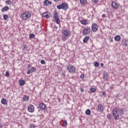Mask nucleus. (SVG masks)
<instances>
[{
	"label": "nucleus",
	"mask_w": 128,
	"mask_h": 128,
	"mask_svg": "<svg viewBox=\"0 0 128 128\" xmlns=\"http://www.w3.org/2000/svg\"><path fill=\"white\" fill-rule=\"evenodd\" d=\"M62 34H63L62 37V40L65 42L66 40L70 36V32L68 30H64L62 31Z\"/></svg>",
	"instance_id": "1"
},
{
	"label": "nucleus",
	"mask_w": 128,
	"mask_h": 128,
	"mask_svg": "<svg viewBox=\"0 0 128 128\" xmlns=\"http://www.w3.org/2000/svg\"><path fill=\"white\" fill-rule=\"evenodd\" d=\"M112 116L115 120H120V108H114L112 110Z\"/></svg>",
	"instance_id": "2"
},
{
	"label": "nucleus",
	"mask_w": 128,
	"mask_h": 128,
	"mask_svg": "<svg viewBox=\"0 0 128 128\" xmlns=\"http://www.w3.org/2000/svg\"><path fill=\"white\" fill-rule=\"evenodd\" d=\"M58 10H66L68 8V3L62 2L61 4L56 6Z\"/></svg>",
	"instance_id": "3"
},
{
	"label": "nucleus",
	"mask_w": 128,
	"mask_h": 128,
	"mask_svg": "<svg viewBox=\"0 0 128 128\" xmlns=\"http://www.w3.org/2000/svg\"><path fill=\"white\" fill-rule=\"evenodd\" d=\"M32 16V14L29 12H25L21 14V17L23 20H26L28 18H30Z\"/></svg>",
	"instance_id": "4"
},
{
	"label": "nucleus",
	"mask_w": 128,
	"mask_h": 128,
	"mask_svg": "<svg viewBox=\"0 0 128 128\" xmlns=\"http://www.w3.org/2000/svg\"><path fill=\"white\" fill-rule=\"evenodd\" d=\"M58 13L56 12V10H54V12L53 18L54 20L56 22V23L58 24L60 22V18H58Z\"/></svg>",
	"instance_id": "5"
},
{
	"label": "nucleus",
	"mask_w": 128,
	"mask_h": 128,
	"mask_svg": "<svg viewBox=\"0 0 128 128\" xmlns=\"http://www.w3.org/2000/svg\"><path fill=\"white\" fill-rule=\"evenodd\" d=\"M90 34V28L89 26H87L84 28L82 32L83 36H87V34Z\"/></svg>",
	"instance_id": "6"
},
{
	"label": "nucleus",
	"mask_w": 128,
	"mask_h": 128,
	"mask_svg": "<svg viewBox=\"0 0 128 128\" xmlns=\"http://www.w3.org/2000/svg\"><path fill=\"white\" fill-rule=\"evenodd\" d=\"M68 70L69 72H70L71 74H74V72H76V67L72 65H68Z\"/></svg>",
	"instance_id": "7"
},
{
	"label": "nucleus",
	"mask_w": 128,
	"mask_h": 128,
	"mask_svg": "<svg viewBox=\"0 0 128 128\" xmlns=\"http://www.w3.org/2000/svg\"><path fill=\"white\" fill-rule=\"evenodd\" d=\"M39 108L40 110L43 112H46V106L44 103L40 104Z\"/></svg>",
	"instance_id": "8"
},
{
	"label": "nucleus",
	"mask_w": 128,
	"mask_h": 128,
	"mask_svg": "<svg viewBox=\"0 0 128 128\" xmlns=\"http://www.w3.org/2000/svg\"><path fill=\"white\" fill-rule=\"evenodd\" d=\"M42 18H50V13L49 12H44L42 14Z\"/></svg>",
	"instance_id": "9"
},
{
	"label": "nucleus",
	"mask_w": 128,
	"mask_h": 128,
	"mask_svg": "<svg viewBox=\"0 0 128 128\" xmlns=\"http://www.w3.org/2000/svg\"><path fill=\"white\" fill-rule=\"evenodd\" d=\"M98 24H96L94 23L92 24V32H98Z\"/></svg>",
	"instance_id": "10"
},
{
	"label": "nucleus",
	"mask_w": 128,
	"mask_h": 128,
	"mask_svg": "<svg viewBox=\"0 0 128 128\" xmlns=\"http://www.w3.org/2000/svg\"><path fill=\"white\" fill-rule=\"evenodd\" d=\"M36 72V68L32 67L28 70L27 74H30L32 72Z\"/></svg>",
	"instance_id": "11"
},
{
	"label": "nucleus",
	"mask_w": 128,
	"mask_h": 128,
	"mask_svg": "<svg viewBox=\"0 0 128 128\" xmlns=\"http://www.w3.org/2000/svg\"><path fill=\"white\" fill-rule=\"evenodd\" d=\"M28 110L30 112H34V106L32 104H30L28 106Z\"/></svg>",
	"instance_id": "12"
},
{
	"label": "nucleus",
	"mask_w": 128,
	"mask_h": 128,
	"mask_svg": "<svg viewBox=\"0 0 128 128\" xmlns=\"http://www.w3.org/2000/svg\"><path fill=\"white\" fill-rule=\"evenodd\" d=\"M112 6L113 8H115V10H116V8H118V3L116 2L113 1L112 2Z\"/></svg>",
	"instance_id": "13"
},
{
	"label": "nucleus",
	"mask_w": 128,
	"mask_h": 128,
	"mask_svg": "<svg viewBox=\"0 0 128 128\" xmlns=\"http://www.w3.org/2000/svg\"><path fill=\"white\" fill-rule=\"evenodd\" d=\"M108 73L106 72H104L103 79H104V80H108Z\"/></svg>",
	"instance_id": "14"
},
{
	"label": "nucleus",
	"mask_w": 128,
	"mask_h": 128,
	"mask_svg": "<svg viewBox=\"0 0 128 128\" xmlns=\"http://www.w3.org/2000/svg\"><path fill=\"white\" fill-rule=\"evenodd\" d=\"M98 112H104V106L102 104H100L98 106Z\"/></svg>",
	"instance_id": "15"
},
{
	"label": "nucleus",
	"mask_w": 128,
	"mask_h": 128,
	"mask_svg": "<svg viewBox=\"0 0 128 128\" xmlns=\"http://www.w3.org/2000/svg\"><path fill=\"white\" fill-rule=\"evenodd\" d=\"M10 10V8L8 6H5L1 9V12H6V10Z\"/></svg>",
	"instance_id": "16"
},
{
	"label": "nucleus",
	"mask_w": 128,
	"mask_h": 128,
	"mask_svg": "<svg viewBox=\"0 0 128 128\" xmlns=\"http://www.w3.org/2000/svg\"><path fill=\"white\" fill-rule=\"evenodd\" d=\"M1 102L2 104H8V102H6V100L4 98H2L1 100Z\"/></svg>",
	"instance_id": "17"
},
{
	"label": "nucleus",
	"mask_w": 128,
	"mask_h": 128,
	"mask_svg": "<svg viewBox=\"0 0 128 128\" xmlns=\"http://www.w3.org/2000/svg\"><path fill=\"white\" fill-rule=\"evenodd\" d=\"M120 116H124V108H121L120 109Z\"/></svg>",
	"instance_id": "18"
},
{
	"label": "nucleus",
	"mask_w": 128,
	"mask_h": 128,
	"mask_svg": "<svg viewBox=\"0 0 128 128\" xmlns=\"http://www.w3.org/2000/svg\"><path fill=\"white\" fill-rule=\"evenodd\" d=\"M128 40H122V44L124 46H128V43H127Z\"/></svg>",
	"instance_id": "19"
},
{
	"label": "nucleus",
	"mask_w": 128,
	"mask_h": 128,
	"mask_svg": "<svg viewBox=\"0 0 128 128\" xmlns=\"http://www.w3.org/2000/svg\"><path fill=\"white\" fill-rule=\"evenodd\" d=\"M114 38L116 42H120V36H116Z\"/></svg>",
	"instance_id": "20"
},
{
	"label": "nucleus",
	"mask_w": 128,
	"mask_h": 128,
	"mask_svg": "<svg viewBox=\"0 0 128 128\" xmlns=\"http://www.w3.org/2000/svg\"><path fill=\"white\" fill-rule=\"evenodd\" d=\"M90 40V36H86L84 39L83 40V42H88V41Z\"/></svg>",
	"instance_id": "21"
},
{
	"label": "nucleus",
	"mask_w": 128,
	"mask_h": 128,
	"mask_svg": "<svg viewBox=\"0 0 128 128\" xmlns=\"http://www.w3.org/2000/svg\"><path fill=\"white\" fill-rule=\"evenodd\" d=\"M24 82H26L24 80H19V84L20 86H24Z\"/></svg>",
	"instance_id": "22"
},
{
	"label": "nucleus",
	"mask_w": 128,
	"mask_h": 128,
	"mask_svg": "<svg viewBox=\"0 0 128 128\" xmlns=\"http://www.w3.org/2000/svg\"><path fill=\"white\" fill-rule=\"evenodd\" d=\"M28 100H30V98H28V96L26 95L23 97V100H24V102H28Z\"/></svg>",
	"instance_id": "23"
},
{
	"label": "nucleus",
	"mask_w": 128,
	"mask_h": 128,
	"mask_svg": "<svg viewBox=\"0 0 128 128\" xmlns=\"http://www.w3.org/2000/svg\"><path fill=\"white\" fill-rule=\"evenodd\" d=\"M80 4L82 5L86 4L88 2L86 0H80Z\"/></svg>",
	"instance_id": "24"
},
{
	"label": "nucleus",
	"mask_w": 128,
	"mask_h": 128,
	"mask_svg": "<svg viewBox=\"0 0 128 128\" xmlns=\"http://www.w3.org/2000/svg\"><path fill=\"white\" fill-rule=\"evenodd\" d=\"M91 111H90V109H87L86 110V112H85V114H87V116H90V113H91Z\"/></svg>",
	"instance_id": "25"
},
{
	"label": "nucleus",
	"mask_w": 128,
	"mask_h": 128,
	"mask_svg": "<svg viewBox=\"0 0 128 128\" xmlns=\"http://www.w3.org/2000/svg\"><path fill=\"white\" fill-rule=\"evenodd\" d=\"M80 22L81 24H84V25H86V24H88V20H82L80 21Z\"/></svg>",
	"instance_id": "26"
},
{
	"label": "nucleus",
	"mask_w": 128,
	"mask_h": 128,
	"mask_svg": "<svg viewBox=\"0 0 128 128\" xmlns=\"http://www.w3.org/2000/svg\"><path fill=\"white\" fill-rule=\"evenodd\" d=\"M43 4L44 6H48V0H44L43 2Z\"/></svg>",
	"instance_id": "27"
},
{
	"label": "nucleus",
	"mask_w": 128,
	"mask_h": 128,
	"mask_svg": "<svg viewBox=\"0 0 128 128\" xmlns=\"http://www.w3.org/2000/svg\"><path fill=\"white\" fill-rule=\"evenodd\" d=\"M3 18H4V20H8V15L4 14L3 16Z\"/></svg>",
	"instance_id": "28"
},
{
	"label": "nucleus",
	"mask_w": 128,
	"mask_h": 128,
	"mask_svg": "<svg viewBox=\"0 0 128 128\" xmlns=\"http://www.w3.org/2000/svg\"><path fill=\"white\" fill-rule=\"evenodd\" d=\"M62 122H63V123H62L63 126H68V122H66V121L63 120Z\"/></svg>",
	"instance_id": "29"
},
{
	"label": "nucleus",
	"mask_w": 128,
	"mask_h": 128,
	"mask_svg": "<svg viewBox=\"0 0 128 128\" xmlns=\"http://www.w3.org/2000/svg\"><path fill=\"white\" fill-rule=\"evenodd\" d=\"M94 66L96 68H98V66H100V63H98V62H96L94 63Z\"/></svg>",
	"instance_id": "30"
},
{
	"label": "nucleus",
	"mask_w": 128,
	"mask_h": 128,
	"mask_svg": "<svg viewBox=\"0 0 128 128\" xmlns=\"http://www.w3.org/2000/svg\"><path fill=\"white\" fill-rule=\"evenodd\" d=\"M29 38H34V34H30L29 35Z\"/></svg>",
	"instance_id": "31"
},
{
	"label": "nucleus",
	"mask_w": 128,
	"mask_h": 128,
	"mask_svg": "<svg viewBox=\"0 0 128 128\" xmlns=\"http://www.w3.org/2000/svg\"><path fill=\"white\" fill-rule=\"evenodd\" d=\"M6 4H12V0H8L6 2Z\"/></svg>",
	"instance_id": "32"
},
{
	"label": "nucleus",
	"mask_w": 128,
	"mask_h": 128,
	"mask_svg": "<svg viewBox=\"0 0 128 128\" xmlns=\"http://www.w3.org/2000/svg\"><path fill=\"white\" fill-rule=\"evenodd\" d=\"M91 92H94L96 90V88H91L90 89Z\"/></svg>",
	"instance_id": "33"
},
{
	"label": "nucleus",
	"mask_w": 128,
	"mask_h": 128,
	"mask_svg": "<svg viewBox=\"0 0 128 128\" xmlns=\"http://www.w3.org/2000/svg\"><path fill=\"white\" fill-rule=\"evenodd\" d=\"M22 48L24 50H26V48H28V46H26V45H24V46H22Z\"/></svg>",
	"instance_id": "34"
},
{
	"label": "nucleus",
	"mask_w": 128,
	"mask_h": 128,
	"mask_svg": "<svg viewBox=\"0 0 128 128\" xmlns=\"http://www.w3.org/2000/svg\"><path fill=\"white\" fill-rule=\"evenodd\" d=\"M30 128H36V126L34 124H30Z\"/></svg>",
	"instance_id": "35"
},
{
	"label": "nucleus",
	"mask_w": 128,
	"mask_h": 128,
	"mask_svg": "<svg viewBox=\"0 0 128 128\" xmlns=\"http://www.w3.org/2000/svg\"><path fill=\"white\" fill-rule=\"evenodd\" d=\"M5 76H7L8 77L10 76V73L6 71L5 74Z\"/></svg>",
	"instance_id": "36"
},
{
	"label": "nucleus",
	"mask_w": 128,
	"mask_h": 128,
	"mask_svg": "<svg viewBox=\"0 0 128 128\" xmlns=\"http://www.w3.org/2000/svg\"><path fill=\"white\" fill-rule=\"evenodd\" d=\"M40 64H46V62L44 60H40Z\"/></svg>",
	"instance_id": "37"
},
{
	"label": "nucleus",
	"mask_w": 128,
	"mask_h": 128,
	"mask_svg": "<svg viewBox=\"0 0 128 128\" xmlns=\"http://www.w3.org/2000/svg\"><path fill=\"white\" fill-rule=\"evenodd\" d=\"M98 0H92V2H94V4H98Z\"/></svg>",
	"instance_id": "38"
},
{
	"label": "nucleus",
	"mask_w": 128,
	"mask_h": 128,
	"mask_svg": "<svg viewBox=\"0 0 128 128\" xmlns=\"http://www.w3.org/2000/svg\"><path fill=\"white\" fill-rule=\"evenodd\" d=\"M114 84H112V86H110V90H114Z\"/></svg>",
	"instance_id": "39"
},
{
	"label": "nucleus",
	"mask_w": 128,
	"mask_h": 128,
	"mask_svg": "<svg viewBox=\"0 0 128 128\" xmlns=\"http://www.w3.org/2000/svg\"><path fill=\"white\" fill-rule=\"evenodd\" d=\"M62 74L63 76H66V72L64 71L62 72Z\"/></svg>",
	"instance_id": "40"
},
{
	"label": "nucleus",
	"mask_w": 128,
	"mask_h": 128,
	"mask_svg": "<svg viewBox=\"0 0 128 128\" xmlns=\"http://www.w3.org/2000/svg\"><path fill=\"white\" fill-rule=\"evenodd\" d=\"M106 116H107V118H108V120H110V118H110V114H107Z\"/></svg>",
	"instance_id": "41"
},
{
	"label": "nucleus",
	"mask_w": 128,
	"mask_h": 128,
	"mask_svg": "<svg viewBox=\"0 0 128 128\" xmlns=\"http://www.w3.org/2000/svg\"><path fill=\"white\" fill-rule=\"evenodd\" d=\"M107 13L108 14L109 16H110V14H112V12H107Z\"/></svg>",
	"instance_id": "42"
},
{
	"label": "nucleus",
	"mask_w": 128,
	"mask_h": 128,
	"mask_svg": "<svg viewBox=\"0 0 128 128\" xmlns=\"http://www.w3.org/2000/svg\"><path fill=\"white\" fill-rule=\"evenodd\" d=\"M84 78V74H81L80 76V78Z\"/></svg>",
	"instance_id": "43"
},
{
	"label": "nucleus",
	"mask_w": 128,
	"mask_h": 128,
	"mask_svg": "<svg viewBox=\"0 0 128 128\" xmlns=\"http://www.w3.org/2000/svg\"><path fill=\"white\" fill-rule=\"evenodd\" d=\"M54 30H57L58 29V26H56L54 25Z\"/></svg>",
	"instance_id": "44"
},
{
	"label": "nucleus",
	"mask_w": 128,
	"mask_h": 128,
	"mask_svg": "<svg viewBox=\"0 0 128 128\" xmlns=\"http://www.w3.org/2000/svg\"><path fill=\"white\" fill-rule=\"evenodd\" d=\"M102 96H106V92H103L102 93Z\"/></svg>",
	"instance_id": "45"
},
{
	"label": "nucleus",
	"mask_w": 128,
	"mask_h": 128,
	"mask_svg": "<svg viewBox=\"0 0 128 128\" xmlns=\"http://www.w3.org/2000/svg\"><path fill=\"white\" fill-rule=\"evenodd\" d=\"M80 89L82 92H84V90L82 88H80Z\"/></svg>",
	"instance_id": "46"
},
{
	"label": "nucleus",
	"mask_w": 128,
	"mask_h": 128,
	"mask_svg": "<svg viewBox=\"0 0 128 128\" xmlns=\"http://www.w3.org/2000/svg\"><path fill=\"white\" fill-rule=\"evenodd\" d=\"M48 4H52V2H50L48 0Z\"/></svg>",
	"instance_id": "47"
},
{
	"label": "nucleus",
	"mask_w": 128,
	"mask_h": 128,
	"mask_svg": "<svg viewBox=\"0 0 128 128\" xmlns=\"http://www.w3.org/2000/svg\"><path fill=\"white\" fill-rule=\"evenodd\" d=\"M3 126H2V123H0V128H3Z\"/></svg>",
	"instance_id": "48"
},
{
	"label": "nucleus",
	"mask_w": 128,
	"mask_h": 128,
	"mask_svg": "<svg viewBox=\"0 0 128 128\" xmlns=\"http://www.w3.org/2000/svg\"><path fill=\"white\" fill-rule=\"evenodd\" d=\"M102 18H106V14H103L102 15Z\"/></svg>",
	"instance_id": "49"
},
{
	"label": "nucleus",
	"mask_w": 128,
	"mask_h": 128,
	"mask_svg": "<svg viewBox=\"0 0 128 128\" xmlns=\"http://www.w3.org/2000/svg\"><path fill=\"white\" fill-rule=\"evenodd\" d=\"M54 2H60V0H54Z\"/></svg>",
	"instance_id": "50"
},
{
	"label": "nucleus",
	"mask_w": 128,
	"mask_h": 128,
	"mask_svg": "<svg viewBox=\"0 0 128 128\" xmlns=\"http://www.w3.org/2000/svg\"><path fill=\"white\" fill-rule=\"evenodd\" d=\"M104 66V64L101 63V64H100V66Z\"/></svg>",
	"instance_id": "51"
},
{
	"label": "nucleus",
	"mask_w": 128,
	"mask_h": 128,
	"mask_svg": "<svg viewBox=\"0 0 128 128\" xmlns=\"http://www.w3.org/2000/svg\"><path fill=\"white\" fill-rule=\"evenodd\" d=\"M30 66H32V65H30V64L28 65V68H30Z\"/></svg>",
	"instance_id": "52"
},
{
	"label": "nucleus",
	"mask_w": 128,
	"mask_h": 128,
	"mask_svg": "<svg viewBox=\"0 0 128 128\" xmlns=\"http://www.w3.org/2000/svg\"><path fill=\"white\" fill-rule=\"evenodd\" d=\"M110 42H112V39H111Z\"/></svg>",
	"instance_id": "53"
},
{
	"label": "nucleus",
	"mask_w": 128,
	"mask_h": 128,
	"mask_svg": "<svg viewBox=\"0 0 128 128\" xmlns=\"http://www.w3.org/2000/svg\"><path fill=\"white\" fill-rule=\"evenodd\" d=\"M58 100H60V98L58 99Z\"/></svg>",
	"instance_id": "54"
},
{
	"label": "nucleus",
	"mask_w": 128,
	"mask_h": 128,
	"mask_svg": "<svg viewBox=\"0 0 128 128\" xmlns=\"http://www.w3.org/2000/svg\"><path fill=\"white\" fill-rule=\"evenodd\" d=\"M38 112H40V110H38Z\"/></svg>",
	"instance_id": "55"
}]
</instances>
